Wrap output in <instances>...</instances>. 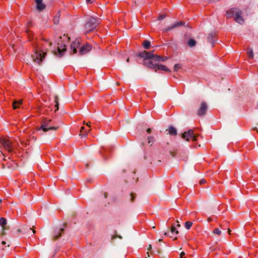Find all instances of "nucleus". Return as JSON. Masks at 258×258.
Segmentation results:
<instances>
[{"instance_id":"1","label":"nucleus","mask_w":258,"mask_h":258,"mask_svg":"<svg viewBox=\"0 0 258 258\" xmlns=\"http://www.w3.org/2000/svg\"><path fill=\"white\" fill-rule=\"evenodd\" d=\"M100 23V19L93 17H88L84 26V34L87 35L91 32L93 31Z\"/></svg>"},{"instance_id":"2","label":"nucleus","mask_w":258,"mask_h":258,"mask_svg":"<svg viewBox=\"0 0 258 258\" xmlns=\"http://www.w3.org/2000/svg\"><path fill=\"white\" fill-rule=\"evenodd\" d=\"M227 19H230L235 16V21L242 24L244 23V20L241 16V11L239 9L236 8H232L226 11V14Z\"/></svg>"},{"instance_id":"3","label":"nucleus","mask_w":258,"mask_h":258,"mask_svg":"<svg viewBox=\"0 0 258 258\" xmlns=\"http://www.w3.org/2000/svg\"><path fill=\"white\" fill-rule=\"evenodd\" d=\"M0 144H1L4 148L9 152H12L14 150L13 141L9 138L0 137Z\"/></svg>"},{"instance_id":"4","label":"nucleus","mask_w":258,"mask_h":258,"mask_svg":"<svg viewBox=\"0 0 258 258\" xmlns=\"http://www.w3.org/2000/svg\"><path fill=\"white\" fill-rule=\"evenodd\" d=\"M46 54V52H44L43 50H41L39 48H37L35 52L32 54L33 61L40 65L43 59L45 57Z\"/></svg>"},{"instance_id":"5","label":"nucleus","mask_w":258,"mask_h":258,"mask_svg":"<svg viewBox=\"0 0 258 258\" xmlns=\"http://www.w3.org/2000/svg\"><path fill=\"white\" fill-rule=\"evenodd\" d=\"M58 127L57 126H54L52 125V121L50 119H45L42 122L41 125L39 128L44 132H47L49 130H57Z\"/></svg>"},{"instance_id":"6","label":"nucleus","mask_w":258,"mask_h":258,"mask_svg":"<svg viewBox=\"0 0 258 258\" xmlns=\"http://www.w3.org/2000/svg\"><path fill=\"white\" fill-rule=\"evenodd\" d=\"M198 135L194 133L193 130H190L187 132H185L182 134V138L187 141L191 140L192 141H196Z\"/></svg>"},{"instance_id":"7","label":"nucleus","mask_w":258,"mask_h":258,"mask_svg":"<svg viewBox=\"0 0 258 258\" xmlns=\"http://www.w3.org/2000/svg\"><path fill=\"white\" fill-rule=\"evenodd\" d=\"M154 50L151 51H144L139 53H138V56L144 58V62H146L145 60L146 59H152L154 57Z\"/></svg>"},{"instance_id":"8","label":"nucleus","mask_w":258,"mask_h":258,"mask_svg":"<svg viewBox=\"0 0 258 258\" xmlns=\"http://www.w3.org/2000/svg\"><path fill=\"white\" fill-rule=\"evenodd\" d=\"M92 48V46L89 43H86L82 46L79 49V53L80 55H84L89 52Z\"/></svg>"},{"instance_id":"9","label":"nucleus","mask_w":258,"mask_h":258,"mask_svg":"<svg viewBox=\"0 0 258 258\" xmlns=\"http://www.w3.org/2000/svg\"><path fill=\"white\" fill-rule=\"evenodd\" d=\"M208 109V106L205 102L201 104L199 108L197 110V114L199 116H203L205 114Z\"/></svg>"},{"instance_id":"10","label":"nucleus","mask_w":258,"mask_h":258,"mask_svg":"<svg viewBox=\"0 0 258 258\" xmlns=\"http://www.w3.org/2000/svg\"><path fill=\"white\" fill-rule=\"evenodd\" d=\"M58 46L57 48V51H54V54L58 55L59 57H61L63 55L64 52L66 51V45L63 44H59L58 43Z\"/></svg>"},{"instance_id":"11","label":"nucleus","mask_w":258,"mask_h":258,"mask_svg":"<svg viewBox=\"0 0 258 258\" xmlns=\"http://www.w3.org/2000/svg\"><path fill=\"white\" fill-rule=\"evenodd\" d=\"M81 41L79 39L74 40L71 45V49L73 51V53L75 54L77 52V48L80 46Z\"/></svg>"},{"instance_id":"12","label":"nucleus","mask_w":258,"mask_h":258,"mask_svg":"<svg viewBox=\"0 0 258 258\" xmlns=\"http://www.w3.org/2000/svg\"><path fill=\"white\" fill-rule=\"evenodd\" d=\"M182 24H183V23L181 22H176V23L171 25V26L167 27L166 28H165L164 30V32H168L173 29H174L175 28L179 27L180 26L182 25Z\"/></svg>"},{"instance_id":"13","label":"nucleus","mask_w":258,"mask_h":258,"mask_svg":"<svg viewBox=\"0 0 258 258\" xmlns=\"http://www.w3.org/2000/svg\"><path fill=\"white\" fill-rule=\"evenodd\" d=\"M144 64L150 69L154 70L155 72L157 71L158 64H153L151 61H149V62H144Z\"/></svg>"},{"instance_id":"14","label":"nucleus","mask_w":258,"mask_h":258,"mask_svg":"<svg viewBox=\"0 0 258 258\" xmlns=\"http://www.w3.org/2000/svg\"><path fill=\"white\" fill-rule=\"evenodd\" d=\"M35 2L38 10L42 11L45 8V5L42 3V0H35Z\"/></svg>"},{"instance_id":"15","label":"nucleus","mask_w":258,"mask_h":258,"mask_svg":"<svg viewBox=\"0 0 258 258\" xmlns=\"http://www.w3.org/2000/svg\"><path fill=\"white\" fill-rule=\"evenodd\" d=\"M23 100L22 99L19 100L18 101H15L13 103V109H16L20 107V105L22 104Z\"/></svg>"},{"instance_id":"16","label":"nucleus","mask_w":258,"mask_h":258,"mask_svg":"<svg viewBox=\"0 0 258 258\" xmlns=\"http://www.w3.org/2000/svg\"><path fill=\"white\" fill-rule=\"evenodd\" d=\"M63 231H64L63 228H61L60 229H59L58 231H57V232H55V234L53 237V239L54 240L57 239L61 236V233H62Z\"/></svg>"},{"instance_id":"17","label":"nucleus","mask_w":258,"mask_h":258,"mask_svg":"<svg viewBox=\"0 0 258 258\" xmlns=\"http://www.w3.org/2000/svg\"><path fill=\"white\" fill-rule=\"evenodd\" d=\"M7 224V220L6 218L2 217L0 218V225L2 227L3 231H5L6 230L5 226Z\"/></svg>"},{"instance_id":"18","label":"nucleus","mask_w":258,"mask_h":258,"mask_svg":"<svg viewBox=\"0 0 258 258\" xmlns=\"http://www.w3.org/2000/svg\"><path fill=\"white\" fill-rule=\"evenodd\" d=\"M157 70H163L165 72H170V70L165 65L158 64Z\"/></svg>"},{"instance_id":"19","label":"nucleus","mask_w":258,"mask_h":258,"mask_svg":"<svg viewBox=\"0 0 258 258\" xmlns=\"http://www.w3.org/2000/svg\"><path fill=\"white\" fill-rule=\"evenodd\" d=\"M168 133L171 135H176L177 134L176 130L173 126H170L169 128Z\"/></svg>"},{"instance_id":"20","label":"nucleus","mask_w":258,"mask_h":258,"mask_svg":"<svg viewBox=\"0 0 258 258\" xmlns=\"http://www.w3.org/2000/svg\"><path fill=\"white\" fill-rule=\"evenodd\" d=\"M143 46L145 49H149L150 46V42L148 40H145L143 43Z\"/></svg>"},{"instance_id":"21","label":"nucleus","mask_w":258,"mask_h":258,"mask_svg":"<svg viewBox=\"0 0 258 258\" xmlns=\"http://www.w3.org/2000/svg\"><path fill=\"white\" fill-rule=\"evenodd\" d=\"M22 230H23V233H28L29 232V231L31 230L32 228L30 227L25 225L22 227Z\"/></svg>"},{"instance_id":"22","label":"nucleus","mask_w":258,"mask_h":258,"mask_svg":"<svg viewBox=\"0 0 258 258\" xmlns=\"http://www.w3.org/2000/svg\"><path fill=\"white\" fill-rule=\"evenodd\" d=\"M196 44V41L192 39H190L188 41V45L190 47L195 46Z\"/></svg>"},{"instance_id":"23","label":"nucleus","mask_w":258,"mask_h":258,"mask_svg":"<svg viewBox=\"0 0 258 258\" xmlns=\"http://www.w3.org/2000/svg\"><path fill=\"white\" fill-rule=\"evenodd\" d=\"M155 61H162V56L158 55H154L153 59Z\"/></svg>"},{"instance_id":"24","label":"nucleus","mask_w":258,"mask_h":258,"mask_svg":"<svg viewBox=\"0 0 258 258\" xmlns=\"http://www.w3.org/2000/svg\"><path fill=\"white\" fill-rule=\"evenodd\" d=\"M192 225V223L190 221H186L185 223V227L187 229H189Z\"/></svg>"},{"instance_id":"25","label":"nucleus","mask_w":258,"mask_h":258,"mask_svg":"<svg viewBox=\"0 0 258 258\" xmlns=\"http://www.w3.org/2000/svg\"><path fill=\"white\" fill-rule=\"evenodd\" d=\"M213 233L214 234H217L218 235H220L221 234V231L220 229L219 228H215L214 230H213Z\"/></svg>"},{"instance_id":"26","label":"nucleus","mask_w":258,"mask_h":258,"mask_svg":"<svg viewBox=\"0 0 258 258\" xmlns=\"http://www.w3.org/2000/svg\"><path fill=\"white\" fill-rule=\"evenodd\" d=\"M58 97L57 96H55V100H54V102L55 103V107L56 108L55 110H57L58 109Z\"/></svg>"},{"instance_id":"27","label":"nucleus","mask_w":258,"mask_h":258,"mask_svg":"<svg viewBox=\"0 0 258 258\" xmlns=\"http://www.w3.org/2000/svg\"><path fill=\"white\" fill-rule=\"evenodd\" d=\"M84 130L85 127L84 126L81 127V132L82 133V134H80V135H81L82 137L86 136V135H87V133H86V131H84Z\"/></svg>"},{"instance_id":"28","label":"nucleus","mask_w":258,"mask_h":258,"mask_svg":"<svg viewBox=\"0 0 258 258\" xmlns=\"http://www.w3.org/2000/svg\"><path fill=\"white\" fill-rule=\"evenodd\" d=\"M208 41L212 44V46L214 45L213 37L212 36L208 37Z\"/></svg>"},{"instance_id":"29","label":"nucleus","mask_w":258,"mask_h":258,"mask_svg":"<svg viewBox=\"0 0 258 258\" xmlns=\"http://www.w3.org/2000/svg\"><path fill=\"white\" fill-rule=\"evenodd\" d=\"M171 231L172 233L175 232L176 234L178 233V231L176 230V228L174 226H172L171 229Z\"/></svg>"},{"instance_id":"30","label":"nucleus","mask_w":258,"mask_h":258,"mask_svg":"<svg viewBox=\"0 0 258 258\" xmlns=\"http://www.w3.org/2000/svg\"><path fill=\"white\" fill-rule=\"evenodd\" d=\"M154 138L153 137H148V142L149 144H150L151 143H153V142Z\"/></svg>"},{"instance_id":"31","label":"nucleus","mask_w":258,"mask_h":258,"mask_svg":"<svg viewBox=\"0 0 258 258\" xmlns=\"http://www.w3.org/2000/svg\"><path fill=\"white\" fill-rule=\"evenodd\" d=\"M130 197H131V202H133L134 201V198L136 197V195L133 192H132L130 195Z\"/></svg>"},{"instance_id":"32","label":"nucleus","mask_w":258,"mask_h":258,"mask_svg":"<svg viewBox=\"0 0 258 258\" xmlns=\"http://www.w3.org/2000/svg\"><path fill=\"white\" fill-rule=\"evenodd\" d=\"M180 64H176L174 67V71H177L179 69H180Z\"/></svg>"},{"instance_id":"33","label":"nucleus","mask_w":258,"mask_h":258,"mask_svg":"<svg viewBox=\"0 0 258 258\" xmlns=\"http://www.w3.org/2000/svg\"><path fill=\"white\" fill-rule=\"evenodd\" d=\"M166 16L165 15H161L158 17V19L159 20H161L164 19L165 18Z\"/></svg>"},{"instance_id":"34","label":"nucleus","mask_w":258,"mask_h":258,"mask_svg":"<svg viewBox=\"0 0 258 258\" xmlns=\"http://www.w3.org/2000/svg\"><path fill=\"white\" fill-rule=\"evenodd\" d=\"M249 56L251 58H253V51L252 50H250V51L249 52Z\"/></svg>"},{"instance_id":"35","label":"nucleus","mask_w":258,"mask_h":258,"mask_svg":"<svg viewBox=\"0 0 258 258\" xmlns=\"http://www.w3.org/2000/svg\"><path fill=\"white\" fill-rule=\"evenodd\" d=\"M206 181L205 179H202L200 180L199 183H200V184H204V183H206Z\"/></svg>"},{"instance_id":"36","label":"nucleus","mask_w":258,"mask_h":258,"mask_svg":"<svg viewBox=\"0 0 258 258\" xmlns=\"http://www.w3.org/2000/svg\"><path fill=\"white\" fill-rule=\"evenodd\" d=\"M185 255V253L184 252H181L180 254V258H186V257H183Z\"/></svg>"},{"instance_id":"37","label":"nucleus","mask_w":258,"mask_h":258,"mask_svg":"<svg viewBox=\"0 0 258 258\" xmlns=\"http://www.w3.org/2000/svg\"><path fill=\"white\" fill-rule=\"evenodd\" d=\"M167 59H168L167 57H166V56L162 57V61H165L167 60Z\"/></svg>"},{"instance_id":"38","label":"nucleus","mask_w":258,"mask_h":258,"mask_svg":"<svg viewBox=\"0 0 258 258\" xmlns=\"http://www.w3.org/2000/svg\"><path fill=\"white\" fill-rule=\"evenodd\" d=\"M94 0H86L87 4H91Z\"/></svg>"},{"instance_id":"39","label":"nucleus","mask_w":258,"mask_h":258,"mask_svg":"<svg viewBox=\"0 0 258 258\" xmlns=\"http://www.w3.org/2000/svg\"><path fill=\"white\" fill-rule=\"evenodd\" d=\"M147 132L148 133V134H151V129L149 128L147 130Z\"/></svg>"},{"instance_id":"40","label":"nucleus","mask_w":258,"mask_h":258,"mask_svg":"<svg viewBox=\"0 0 258 258\" xmlns=\"http://www.w3.org/2000/svg\"><path fill=\"white\" fill-rule=\"evenodd\" d=\"M17 231L18 232H23L22 227L21 229H18Z\"/></svg>"},{"instance_id":"41","label":"nucleus","mask_w":258,"mask_h":258,"mask_svg":"<svg viewBox=\"0 0 258 258\" xmlns=\"http://www.w3.org/2000/svg\"><path fill=\"white\" fill-rule=\"evenodd\" d=\"M170 154H171V155H172V156H174L175 155H176V153L173 152H171Z\"/></svg>"},{"instance_id":"42","label":"nucleus","mask_w":258,"mask_h":258,"mask_svg":"<svg viewBox=\"0 0 258 258\" xmlns=\"http://www.w3.org/2000/svg\"><path fill=\"white\" fill-rule=\"evenodd\" d=\"M152 249V245H151V244H150V245H149L148 248V250H150V249Z\"/></svg>"},{"instance_id":"43","label":"nucleus","mask_w":258,"mask_h":258,"mask_svg":"<svg viewBox=\"0 0 258 258\" xmlns=\"http://www.w3.org/2000/svg\"><path fill=\"white\" fill-rule=\"evenodd\" d=\"M86 125L88 126L89 127H90V122H87L86 123Z\"/></svg>"},{"instance_id":"44","label":"nucleus","mask_w":258,"mask_h":258,"mask_svg":"<svg viewBox=\"0 0 258 258\" xmlns=\"http://www.w3.org/2000/svg\"><path fill=\"white\" fill-rule=\"evenodd\" d=\"M231 230L230 229H228V232L229 234H231Z\"/></svg>"},{"instance_id":"45","label":"nucleus","mask_w":258,"mask_h":258,"mask_svg":"<svg viewBox=\"0 0 258 258\" xmlns=\"http://www.w3.org/2000/svg\"><path fill=\"white\" fill-rule=\"evenodd\" d=\"M177 223H178V224H177V226H178V227H180V224H179V222H178V220H177Z\"/></svg>"},{"instance_id":"46","label":"nucleus","mask_w":258,"mask_h":258,"mask_svg":"<svg viewBox=\"0 0 258 258\" xmlns=\"http://www.w3.org/2000/svg\"><path fill=\"white\" fill-rule=\"evenodd\" d=\"M2 243L3 244H4H4H6V241H3L2 242Z\"/></svg>"},{"instance_id":"47","label":"nucleus","mask_w":258,"mask_h":258,"mask_svg":"<svg viewBox=\"0 0 258 258\" xmlns=\"http://www.w3.org/2000/svg\"><path fill=\"white\" fill-rule=\"evenodd\" d=\"M54 23L56 24V22H57V20H56V18H55L54 19Z\"/></svg>"},{"instance_id":"48","label":"nucleus","mask_w":258,"mask_h":258,"mask_svg":"<svg viewBox=\"0 0 258 258\" xmlns=\"http://www.w3.org/2000/svg\"><path fill=\"white\" fill-rule=\"evenodd\" d=\"M54 23L56 24V22H57V20H56V18H55L54 19Z\"/></svg>"},{"instance_id":"49","label":"nucleus","mask_w":258,"mask_h":258,"mask_svg":"<svg viewBox=\"0 0 258 258\" xmlns=\"http://www.w3.org/2000/svg\"><path fill=\"white\" fill-rule=\"evenodd\" d=\"M32 232L34 234L36 233V231L34 229L32 230Z\"/></svg>"},{"instance_id":"50","label":"nucleus","mask_w":258,"mask_h":258,"mask_svg":"<svg viewBox=\"0 0 258 258\" xmlns=\"http://www.w3.org/2000/svg\"><path fill=\"white\" fill-rule=\"evenodd\" d=\"M130 61V58H127V59H126V62H129Z\"/></svg>"},{"instance_id":"51","label":"nucleus","mask_w":258,"mask_h":258,"mask_svg":"<svg viewBox=\"0 0 258 258\" xmlns=\"http://www.w3.org/2000/svg\"><path fill=\"white\" fill-rule=\"evenodd\" d=\"M5 233L4 231H3V232H2V235H5Z\"/></svg>"},{"instance_id":"52","label":"nucleus","mask_w":258,"mask_h":258,"mask_svg":"<svg viewBox=\"0 0 258 258\" xmlns=\"http://www.w3.org/2000/svg\"><path fill=\"white\" fill-rule=\"evenodd\" d=\"M52 44L51 42H49V45L50 46Z\"/></svg>"},{"instance_id":"53","label":"nucleus","mask_w":258,"mask_h":258,"mask_svg":"<svg viewBox=\"0 0 258 258\" xmlns=\"http://www.w3.org/2000/svg\"><path fill=\"white\" fill-rule=\"evenodd\" d=\"M2 202V200L0 199V203H1Z\"/></svg>"},{"instance_id":"54","label":"nucleus","mask_w":258,"mask_h":258,"mask_svg":"<svg viewBox=\"0 0 258 258\" xmlns=\"http://www.w3.org/2000/svg\"><path fill=\"white\" fill-rule=\"evenodd\" d=\"M159 241H162V239H159Z\"/></svg>"},{"instance_id":"55","label":"nucleus","mask_w":258,"mask_h":258,"mask_svg":"<svg viewBox=\"0 0 258 258\" xmlns=\"http://www.w3.org/2000/svg\"><path fill=\"white\" fill-rule=\"evenodd\" d=\"M147 254H148V256H149V252H147Z\"/></svg>"},{"instance_id":"56","label":"nucleus","mask_w":258,"mask_h":258,"mask_svg":"<svg viewBox=\"0 0 258 258\" xmlns=\"http://www.w3.org/2000/svg\"><path fill=\"white\" fill-rule=\"evenodd\" d=\"M28 23H29V24H30V25L31 24V22H29Z\"/></svg>"},{"instance_id":"57","label":"nucleus","mask_w":258,"mask_h":258,"mask_svg":"<svg viewBox=\"0 0 258 258\" xmlns=\"http://www.w3.org/2000/svg\"><path fill=\"white\" fill-rule=\"evenodd\" d=\"M145 258H148V257H145Z\"/></svg>"}]
</instances>
